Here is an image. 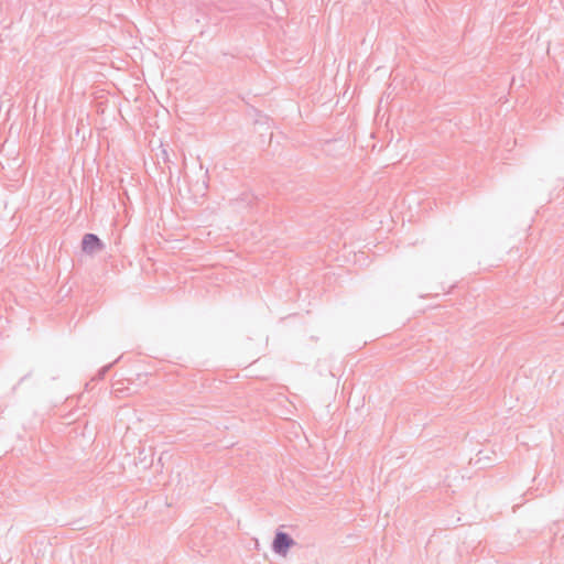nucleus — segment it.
<instances>
[{"instance_id":"1","label":"nucleus","mask_w":564,"mask_h":564,"mask_svg":"<svg viewBox=\"0 0 564 564\" xmlns=\"http://www.w3.org/2000/svg\"><path fill=\"white\" fill-rule=\"evenodd\" d=\"M82 247L85 252L93 253V252L101 249L102 243L96 235L87 234L83 238Z\"/></svg>"},{"instance_id":"2","label":"nucleus","mask_w":564,"mask_h":564,"mask_svg":"<svg viewBox=\"0 0 564 564\" xmlns=\"http://www.w3.org/2000/svg\"><path fill=\"white\" fill-rule=\"evenodd\" d=\"M293 544V540L285 533L279 532L273 542L275 552L285 555L288 549Z\"/></svg>"}]
</instances>
